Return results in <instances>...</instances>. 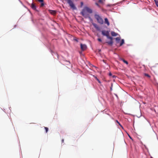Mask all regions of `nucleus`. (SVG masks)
I'll return each instance as SVG.
<instances>
[{
    "label": "nucleus",
    "instance_id": "nucleus-1",
    "mask_svg": "<svg viewBox=\"0 0 158 158\" xmlns=\"http://www.w3.org/2000/svg\"><path fill=\"white\" fill-rule=\"evenodd\" d=\"M87 12L90 14H91L92 13L93 11L91 9L88 7L85 6L82 10L80 13L81 15L85 18H88L90 20H92V19L90 16L88 14Z\"/></svg>",
    "mask_w": 158,
    "mask_h": 158
},
{
    "label": "nucleus",
    "instance_id": "nucleus-2",
    "mask_svg": "<svg viewBox=\"0 0 158 158\" xmlns=\"http://www.w3.org/2000/svg\"><path fill=\"white\" fill-rule=\"evenodd\" d=\"M102 34L104 36H106L107 38L110 40V41L106 42L108 44L111 46L113 44V38L109 36V33L108 31L103 30L102 31Z\"/></svg>",
    "mask_w": 158,
    "mask_h": 158
},
{
    "label": "nucleus",
    "instance_id": "nucleus-3",
    "mask_svg": "<svg viewBox=\"0 0 158 158\" xmlns=\"http://www.w3.org/2000/svg\"><path fill=\"white\" fill-rule=\"evenodd\" d=\"M95 18L96 19L98 23L100 24H102L104 23L103 19L99 15L95 14L94 15Z\"/></svg>",
    "mask_w": 158,
    "mask_h": 158
},
{
    "label": "nucleus",
    "instance_id": "nucleus-4",
    "mask_svg": "<svg viewBox=\"0 0 158 158\" xmlns=\"http://www.w3.org/2000/svg\"><path fill=\"white\" fill-rule=\"evenodd\" d=\"M67 3L69 4L71 8L73 10H76L77 8L71 0H66Z\"/></svg>",
    "mask_w": 158,
    "mask_h": 158
},
{
    "label": "nucleus",
    "instance_id": "nucleus-5",
    "mask_svg": "<svg viewBox=\"0 0 158 158\" xmlns=\"http://www.w3.org/2000/svg\"><path fill=\"white\" fill-rule=\"evenodd\" d=\"M80 45L82 51H84L86 49L87 47L86 45L81 44Z\"/></svg>",
    "mask_w": 158,
    "mask_h": 158
},
{
    "label": "nucleus",
    "instance_id": "nucleus-6",
    "mask_svg": "<svg viewBox=\"0 0 158 158\" xmlns=\"http://www.w3.org/2000/svg\"><path fill=\"white\" fill-rule=\"evenodd\" d=\"M48 11L50 14L52 15H55L56 13V11L55 10H49Z\"/></svg>",
    "mask_w": 158,
    "mask_h": 158
},
{
    "label": "nucleus",
    "instance_id": "nucleus-7",
    "mask_svg": "<svg viewBox=\"0 0 158 158\" xmlns=\"http://www.w3.org/2000/svg\"><path fill=\"white\" fill-rule=\"evenodd\" d=\"M105 23L108 26H109L110 23L109 22L107 18H106L105 19Z\"/></svg>",
    "mask_w": 158,
    "mask_h": 158
},
{
    "label": "nucleus",
    "instance_id": "nucleus-8",
    "mask_svg": "<svg viewBox=\"0 0 158 158\" xmlns=\"http://www.w3.org/2000/svg\"><path fill=\"white\" fill-rule=\"evenodd\" d=\"M31 7L33 10H36V6L33 3H32Z\"/></svg>",
    "mask_w": 158,
    "mask_h": 158
},
{
    "label": "nucleus",
    "instance_id": "nucleus-9",
    "mask_svg": "<svg viewBox=\"0 0 158 158\" xmlns=\"http://www.w3.org/2000/svg\"><path fill=\"white\" fill-rule=\"evenodd\" d=\"M92 25L97 30L99 29V27L96 24L94 23H93Z\"/></svg>",
    "mask_w": 158,
    "mask_h": 158
},
{
    "label": "nucleus",
    "instance_id": "nucleus-10",
    "mask_svg": "<svg viewBox=\"0 0 158 158\" xmlns=\"http://www.w3.org/2000/svg\"><path fill=\"white\" fill-rule=\"evenodd\" d=\"M111 34L112 36H115L118 35V34L114 31H112Z\"/></svg>",
    "mask_w": 158,
    "mask_h": 158
},
{
    "label": "nucleus",
    "instance_id": "nucleus-11",
    "mask_svg": "<svg viewBox=\"0 0 158 158\" xmlns=\"http://www.w3.org/2000/svg\"><path fill=\"white\" fill-rule=\"evenodd\" d=\"M115 40L117 42H118L120 40V38L119 37H117L115 38Z\"/></svg>",
    "mask_w": 158,
    "mask_h": 158
},
{
    "label": "nucleus",
    "instance_id": "nucleus-12",
    "mask_svg": "<svg viewBox=\"0 0 158 158\" xmlns=\"http://www.w3.org/2000/svg\"><path fill=\"white\" fill-rule=\"evenodd\" d=\"M124 43V41L123 39H122L121 40V42L120 44V46H121Z\"/></svg>",
    "mask_w": 158,
    "mask_h": 158
},
{
    "label": "nucleus",
    "instance_id": "nucleus-13",
    "mask_svg": "<svg viewBox=\"0 0 158 158\" xmlns=\"http://www.w3.org/2000/svg\"><path fill=\"white\" fill-rule=\"evenodd\" d=\"M122 60H123V61L125 64H128V62L125 60L123 59H122Z\"/></svg>",
    "mask_w": 158,
    "mask_h": 158
},
{
    "label": "nucleus",
    "instance_id": "nucleus-14",
    "mask_svg": "<svg viewBox=\"0 0 158 158\" xmlns=\"http://www.w3.org/2000/svg\"><path fill=\"white\" fill-rule=\"evenodd\" d=\"M144 75L145 76H146L147 77H149V78H150V76L148 74H147V73H145L144 74Z\"/></svg>",
    "mask_w": 158,
    "mask_h": 158
},
{
    "label": "nucleus",
    "instance_id": "nucleus-15",
    "mask_svg": "<svg viewBox=\"0 0 158 158\" xmlns=\"http://www.w3.org/2000/svg\"><path fill=\"white\" fill-rule=\"evenodd\" d=\"M44 128L46 132L47 133L48 131V127H44Z\"/></svg>",
    "mask_w": 158,
    "mask_h": 158
},
{
    "label": "nucleus",
    "instance_id": "nucleus-16",
    "mask_svg": "<svg viewBox=\"0 0 158 158\" xmlns=\"http://www.w3.org/2000/svg\"><path fill=\"white\" fill-rule=\"evenodd\" d=\"M156 5L157 7H158V1H155Z\"/></svg>",
    "mask_w": 158,
    "mask_h": 158
},
{
    "label": "nucleus",
    "instance_id": "nucleus-17",
    "mask_svg": "<svg viewBox=\"0 0 158 158\" xmlns=\"http://www.w3.org/2000/svg\"><path fill=\"white\" fill-rule=\"evenodd\" d=\"M44 5V2H41V4L40 5V7H43Z\"/></svg>",
    "mask_w": 158,
    "mask_h": 158
},
{
    "label": "nucleus",
    "instance_id": "nucleus-18",
    "mask_svg": "<svg viewBox=\"0 0 158 158\" xmlns=\"http://www.w3.org/2000/svg\"><path fill=\"white\" fill-rule=\"evenodd\" d=\"M95 78H96V79L97 80V81H98V82L100 83H101V82L99 80L97 77H95Z\"/></svg>",
    "mask_w": 158,
    "mask_h": 158
},
{
    "label": "nucleus",
    "instance_id": "nucleus-19",
    "mask_svg": "<svg viewBox=\"0 0 158 158\" xmlns=\"http://www.w3.org/2000/svg\"><path fill=\"white\" fill-rule=\"evenodd\" d=\"M95 4V5H97L98 7H100V5L98 4V3L96 2Z\"/></svg>",
    "mask_w": 158,
    "mask_h": 158
},
{
    "label": "nucleus",
    "instance_id": "nucleus-20",
    "mask_svg": "<svg viewBox=\"0 0 158 158\" xmlns=\"http://www.w3.org/2000/svg\"><path fill=\"white\" fill-rule=\"evenodd\" d=\"M116 122L121 127H122V125H121V124H120V123L118 121V120H116Z\"/></svg>",
    "mask_w": 158,
    "mask_h": 158
},
{
    "label": "nucleus",
    "instance_id": "nucleus-21",
    "mask_svg": "<svg viewBox=\"0 0 158 158\" xmlns=\"http://www.w3.org/2000/svg\"><path fill=\"white\" fill-rule=\"evenodd\" d=\"M98 2L100 3H103V1L102 0H99Z\"/></svg>",
    "mask_w": 158,
    "mask_h": 158
},
{
    "label": "nucleus",
    "instance_id": "nucleus-22",
    "mask_svg": "<svg viewBox=\"0 0 158 158\" xmlns=\"http://www.w3.org/2000/svg\"><path fill=\"white\" fill-rule=\"evenodd\" d=\"M98 41H99V42H101L102 41V40L101 39H100V38H98Z\"/></svg>",
    "mask_w": 158,
    "mask_h": 158
},
{
    "label": "nucleus",
    "instance_id": "nucleus-23",
    "mask_svg": "<svg viewBox=\"0 0 158 158\" xmlns=\"http://www.w3.org/2000/svg\"><path fill=\"white\" fill-rule=\"evenodd\" d=\"M38 1L40 2H44V0H38Z\"/></svg>",
    "mask_w": 158,
    "mask_h": 158
},
{
    "label": "nucleus",
    "instance_id": "nucleus-24",
    "mask_svg": "<svg viewBox=\"0 0 158 158\" xmlns=\"http://www.w3.org/2000/svg\"><path fill=\"white\" fill-rule=\"evenodd\" d=\"M81 6H82L83 5V2H81Z\"/></svg>",
    "mask_w": 158,
    "mask_h": 158
},
{
    "label": "nucleus",
    "instance_id": "nucleus-25",
    "mask_svg": "<svg viewBox=\"0 0 158 158\" xmlns=\"http://www.w3.org/2000/svg\"><path fill=\"white\" fill-rule=\"evenodd\" d=\"M109 75L110 76H112V73H109Z\"/></svg>",
    "mask_w": 158,
    "mask_h": 158
},
{
    "label": "nucleus",
    "instance_id": "nucleus-26",
    "mask_svg": "<svg viewBox=\"0 0 158 158\" xmlns=\"http://www.w3.org/2000/svg\"><path fill=\"white\" fill-rule=\"evenodd\" d=\"M62 143H63L64 142V139H62Z\"/></svg>",
    "mask_w": 158,
    "mask_h": 158
},
{
    "label": "nucleus",
    "instance_id": "nucleus-27",
    "mask_svg": "<svg viewBox=\"0 0 158 158\" xmlns=\"http://www.w3.org/2000/svg\"><path fill=\"white\" fill-rule=\"evenodd\" d=\"M103 62H104V63H106V62H105L106 61H105V60H103Z\"/></svg>",
    "mask_w": 158,
    "mask_h": 158
},
{
    "label": "nucleus",
    "instance_id": "nucleus-28",
    "mask_svg": "<svg viewBox=\"0 0 158 158\" xmlns=\"http://www.w3.org/2000/svg\"><path fill=\"white\" fill-rule=\"evenodd\" d=\"M125 0H122V1L121 2H123Z\"/></svg>",
    "mask_w": 158,
    "mask_h": 158
},
{
    "label": "nucleus",
    "instance_id": "nucleus-29",
    "mask_svg": "<svg viewBox=\"0 0 158 158\" xmlns=\"http://www.w3.org/2000/svg\"><path fill=\"white\" fill-rule=\"evenodd\" d=\"M154 1H158V0H154Z\"/></svg>",
    "mask_w": 158,
    "mask_h": 158
},
{
    "label": "nucleus",
    "instance_id": "nucleus-30",
    "mask_svg": "<svg viewBox=\"0 0 158 158\" xmlns=\"http://www.w3.org/2000/svg\"><path fill=\"white\" fill-rule=\"evenodd\" d=\"M113 77H115V76L114 75V76H113Z\"/></svg>",
    "mask_w": 158,
    "mask_h": 158
},
{
    "label": "nucleus",
    "instance_id": "nucleus-31",
    "mask_svg": "<svg viewBox=\"0 0 158 158\" xmlns=\"http://www.w3.org/2000/svg\"><path fill=\"white\" fill-rule=\"evenodd\" d=\"M129 137H130V138L131 139V137L129 135Z\"/></svg>",
    "mask_w": 158,
    "mask_h": 158
},
{
    "label": "nucleus",
    "instance_id": "nucleus-32",
    "mask_svg": "<svg viewBox=\"0 0 158 158\" xmlns=\"http://www.w3.org/2000/svg\"><path fill=\"white\" fill-rule=\"evenodd\" d=\"M76 40V41H77V40Z\"/></svg>",
    "mask_w": 158,
    "mask_h": 158
},
{
    "label": "nucleus",
    "instance_id": "nucleus-33",
    "mask_svg": "<svg viewBox=\"0 0 158 158\" xmlns=\"http://www.w3.org/2000/svg\"><path fill=\"white\" fill-rule=\"evenodd\" d=\"M112 89V88H111V90Z\"/></svg>",
    "mask_w": 158,
    "mask_h": 158
}]
</instances>
